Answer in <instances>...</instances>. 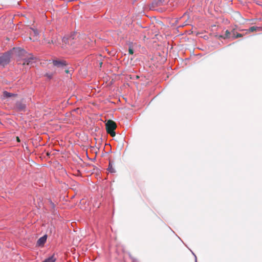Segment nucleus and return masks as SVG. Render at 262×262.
<instances>
[{
	"instance_id": "obj_4",
	"label": "nucleus",
	"mask_w": 262,
	"mask_h": 262,
	"mask_svg": "<svg viewBox=\"0 0 262 262\" xmlns=\"http://www.w3.org/2000/svg\"><path fill=\"white\" fill-rule=\"evenodd\" d=\"M164 3V0H154L150 6V9L156 10V8L162 6Z\"/></svg>"
},
{
	"instance_id": "obj_10",
	"label": "nucleus",
	"mask_w": 262,
	"mask_h": 262,
	"mask_svg": "<svg viewBox=\"0 0 262 262\" xmlns=\"http://www.w3.org/2000/svg\"><path fill=\"white\" fill-rule=\"evenodd\" d=\"M16 94L4 91L3 93V96L5 98H9L12 96H16Z\"/></svg>"
},
{
	"instance_id": "obj_18",
	"label": "nucleus",
	"mask_w": 262,
	"mask_h": 262,
	"mask_svg": "<svg viewBox=\"0 0 262 262\" xmlns=\"http://www.w3.org/2000/svg\"><path fill=\"white\" fill-rule=\"evenodd\" d=\"M188 24L186 23H185L183 25V26H186V25H187Z\"/></svg>"
},
{
	"instance_id": "obj_12",
	"label": "nucleus",
	"mask_w": 262,
	"mask_h": 262,
	"mask_svg": "<svg viewBox=\"0 0 262 262\" xmlns=\"http://www.w3.org/2000/svg\"><path fill=\"white\" fill-rule=\"evenodd\" d=\"M260 30V28L256 26H252L250 27L247 31L249 32H254L256 31H259Z\"/></svg>"
},
{
	"instance_id": "obj_6",
	"label": "nucleus",
	"mask_w": 262,
	"mask_h": 262,
	"mask_svg": "<svg viewBox=\"0 0 262 262\" xmlns=\"http://www.w3.org/2000/svg\"><path fill=\"white\" fill-rule=\"evenodd\" d=\"M53 65L58 68L63 67L67 65L66 61L64 60H53Z\"/></svg>"
},
{
	"instance_id": "obj_8",
	"label": "nucleus",
	"mask_w": 262,
	"mask_h": 262,
	"mask_svg": "<svg viewBox=\"0 0 262 262\" xmlns=\"http://www.w3.org/2000/svg\"><path fill=\"white\" fill-rule=\"evenodd\" d=\"M233 31H234V30H232L231 31L227 30L225 34L223 35V37L224 38H231L232 39V36H233Z\"/></svg>"
},
{
	"instance_id": "obj_17",
	"label": "nucleus",
	"mask_w": 262,
	"mask_h": 262,
	"mask_svg": "<svg viewBox=\"0 0 262 262\" xmlns=\"http://www.w3.org/2000/svg\"><path fill=\"white\" fill-rule=\"evenodd\" d=\"M17 141L19 142H20V139H19L18 137H17Z\"/></svg>"
},
{
	"instance_id": "obj_1",
	"label": "nucleus",
	"mask_w": 262,
	"mask_h": 262,
	"mask_svg": "<svg viewBox=\"0 0 262 262\" xmlns=\"http://www.w3.org/2000/svg\"><path fill=\"white\" fill-rule=\"evenodd\" d=\"M19 55L20 58L19 64L33 66V64L36 61V58L32 54L27 53L23 49L19 51Z\"/></svg>"
},
{
	"instance_id": "obj_7",
	"label": "nucleus",
	"mask_w": 262,
	"mask_h": 262,
	"mask_svg": "<svg viewBox=\"0 0 262 262\" xmlns=\"http://www.w3.org/2000/svg\"><path fill=\"white\" fill-rule=\"evenodd\" d=\"M47 238L46 235L40 237L37 242V245L39 246L43 245L47 241Z\"/></svg>"
},
{
	"instance_id": "obj_13",
	"label": "nucleus",
	"mask_w": 262,
	"mask_h": 262,
	"mask_svg": "<svg viewBox=\"0 0 262 262\" xmlns=\"http://www.w3.org/2000/svg\"><path fill=\"white\" fill-rule=\"evenodd\" d=\"M243 36V34L241 33H235V31H233L232 39Z\"/></svg>"
},
{
	"instance_id": "obj_2",
	"label": "nucleus",
	"mask_w": 262,
	"mask_h": 262,
	"mask_svg": "<svg viewBox=\"0 0 262 262\" xmlns=\"http://www.w3.org/2000/svg\"><path fill=\"white\" fill-rule=\"evenodd\" d=\"M106 129L107 133L111 136L114 137L116 135L114 130L116 128V124L113 120H108L105 124Z\"/></svg>"
},
{
	"instance_id": "obj_9",
	"label": "nucleus",
	"mask_w": 262,
	"mask_h": 262,
	"mask_svg": "<svg viewBox=\"0 0 262 262\" xmlns=\"http://www.w3.org/2000/svg\"><path fill=\"white\" fill-rule=\"evenodd\" d=\"M135 44L131 42L129 44L128 52L129 54H133L134 53V46Z\"/></svg>"
},
{
	"instance_id": "obj_16",
	"label": "nucleus",
	"mask_w": 262,
	"mask_h": 262,
	"mask_svg": "<svg viewBox=\"0 0 262 262\" xmlns=\"http://www.w3.org/2000/svg\"><path fill=\"white\" fill-rule=\"evenodd\" d=\"M32 30L34 36H37V35H38L39 33L37 30L33 29Z\"/></svg>"
},
{
	"instance_id": "obj_3",
	"label": "nucleus",
	"mask_w": 262,
	"mask_h": 262,
	"mask_svg": "<svg viewBox=\"0 0 262 262\" xmlns=\"http://www.w3.org/2000/svg\"><path fill=\"white\" fill-rule=\"evenodd\" d=\"M26 104L23 101H17L14 106V110L16 112H25Z\"/></svg>"
},
{
	"instance_id": "obj_5",
	"label": "nucleus",
	"mask_w": 262,
	"mask_h": 262,
	"mask_svg": "<svg viewBox=\"0 0 262 262\" xmlns=\"http://www.w3.org/2000/svg\"><path fill=\"white\" fill-rule=\"evenodd\" d=\"M10 61V55L5 54L0 56V65L5 66Z\"/></svg>"
},
{
	"instance_id": "obj_14",
	"label": "nucleus",
	"mask_w": 262,
	"mask_h": 262,
	"mask_svg": "<svg viewBox=\"0 0 262 262\" xmlns=\"http://www.w3.org/2000/svg\"><path fill=\"white\" fill-rule=\"evenodd\" d=\"M107 170L111 172H114L115 171L114 169L113 168L112 166L110 164H109Z\"/></svg>"
},
{
	"instance_id": "obj_11",
	"label": "nucleus",
	"mask_w": 262,
	"mask_h": 262,
	"mask_svg": "<svg viewBox=\"0 0 262 262\" xmlns=\"http://www.w3.org/2000/svg\"><path fill=\"white\" fill-rule=\"evenodd\" d=\"M56 260V258L54 257V255H52L48 258L45 259L42 262H55Z\"/></svg>"
},
{
	"instance_id": "obj_15",
	"label": "nucleus",
	"mask_w": 262,
	"mask_h": 262,
	"mask_svg": "<svg viewBox=\"0 0 262 262\" xmlns=\"http://www.w3.org/2000/svg\"><path fill=\"white\" fill-rule=\"evenodd\" d=\"M49 202H50V204L51 208L52 209H54L55 208V206H56L55 204L53 202H52V201L51 200H50Z\"/></svg>"
},
{
	"instance_id": "obj_19",
	"label": "nucleus",
	"mask_w": 262,
	"mask_h": 262,
	"mask_svg": "<svg viewBox=\"0 0 262 262\" xmlns=\"http://www.w3.org/2000/svg\"><path fill=\"white\" fill-rule=\"evenodd\" d=\"M195 261L196 262V256L195 255Z\"/></svg>"
}]
</instances>
